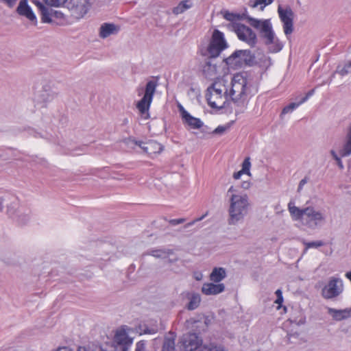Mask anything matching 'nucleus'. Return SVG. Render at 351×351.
I'll return each instance as SVG.
<instances>
[{
	"instance_id": "1",
	"label": "nucleus",
	"mask_w": 351,
	"mask_h": 351,
	"mask_svg": "<svg viewBox=\"0 0 351 351\" xmlns=\"http://www.w3.org/2000/svg\"><path fill=\"white\" fill-rule=\"evenodd\" d=\"M223 17L227 21L234 22L237 20H247V23L254 28L259 31L261 38L265 39V45L269 46V53H278L284 45L275 35L270 19H258L248 15L247 11L242 14H237L226 11Z\"/></svg>"
},
{
	"instance_id": "2",
	"label": "nucleus",
	"mask_w": 351,
	"mask_h": 351,
	"mask_svg": "<svg viewBox=\"0 0 351 351\" xmlns=\"http://www.w3.org/2000/svg\"><path fill=\"white\" fill-rule=\"evenodd\" d=\"M223 62L233 70L246 66L252 67L258 64L255 53L250 49H236L230 56L225 58Z\"/></svg>"
},
{
	"instance_id": "3",
	"label": "nucleus",
	"mask_w": 351,
	"mask_h": 351,
	"mask_svg": "<svg viewBox=\"0 0 351 351\" xmlns=\"http://www.w3.org/2000/svg\"><path fill=\"white\" fill-rule=\"evenodd\" d=\"M230 205L228 209L229 218L228 220L229 225H236L239 221L243 220L248 211V197L247 195H232Z\"/></svg>"
},
{
	"instance_id": "4",
	"label": "nucleus",
	"mask_w": 351,
	"mask_h": 351,
	"mask_svg": "<svg viewBox=\"0 0 351 351\" xmlns=\"http://www.w3.org/2000/svg\"><path fill=\"white\" fill-rule=\"evenodd\" d=\"M153 80H149L145 85L144 95L137 102L136 106L141 117L145 119H149V110L151 106L156 87L158 85L159 77H152Z\"/></svg>"
},
{
	"instance_id": "5",
	"label": "nucleus",
	"mask_w": 351,
	"mask_h": 351,
	"mask_svg": "<svg viewBox=\"0 0 351 351\" xmlns=\"http://www.w3.org/2000/svg\"><path fill=\"white\" fill-rule=\"evenodd\" d=\"M248 77V72L244 71L241 74L235 75L231 82L232 88L230 91L231 100L237 106L243 105L241 101L242 97L246 95L247 78Z\"/></svg>"
},
{
	"instance_id": "6",
	"label": "nucleus",
	"mask_w": 351,
	"mask_h": 351,
	"mask_svg": "<svg viewBox=\"0 0 351 351\" xmlns=\"http://www.w3.org/2000/svg\"><path fill=\"white\" fill-rule=\"evenodd\" d=\"M228 47V44L225 39L223 33L219 29H215L207 47L209 58L219 57L221 52Z\"/></svg>"
},
{
	"instance_id": "7",
	"label": "nucleus",
	"mask_w": 351,
	"mask_h": 351,
	"mask_svg": "<svg viewBox=\"0 0 351 351\" xmlns=\"http://www.w3.org/2000/svg\"><path fill=\"white\" fill-rule=\"evenodd\" d=\"M315 277L317 279L316 289H322V295L326 299H329V264L322 263L315 271Z\"/></svg>"
},
{
	"instance_id": "8",
	"label": "nucleus",
	"mask_w": 351,
	"mask_h": 351,
	"mask_svg": "<svg viewBox=\"0 0 351 351\" xmlns=\"http://www.w3.org/2000/svg\"><path fill=\"white\" fill-rule=\"evenodd\" d=\"M125 143L128 145L134 144L138 146L144 153L150 157H153L152 155L160 154L164 149V146L154 140H149L144 142L143 141H138L133 136H130L125 140Z\"/></svg>"
},
{
	"instance_id": "9",
	"label": "nucleus",
	"mask_w": 351,
	"mask_h": 351,
	"mask_svg": "<svg viewBox=\"0 0 351 351\" xmlns=\"http://www.w3.org/2000/svg\"><path fill=\"white\" fill-rule=\"evenodd\" d=\"M199 335V330L184 334L179 341L181 351H195L199 348L202 344V337Z\"/></svg>"
},
{
	"instance_id": "10",
	"label": "nucleus",
	"mask_w": 351,
	"mask_h": 351,
	"mask_svg": "<svg viewBox=\"0 0 351 351\" xmlns=\"http://www.w3.org/2000/svg\"><path fill=\"white\" fill-rule=\"evenodd\" d=\"M234 31L240 40L246 43L251 47H254L256 45L257 36L250 27L242 23H236Z\"/></svg>"
},
{
	"instance_id": "11",
	"label": "nucleus",
	"mask_w": 351,
	"mask_h": 351,
	"mask_svg": "<svg viewBox=\"0 0 351 351\" xmlns=\"http://www.w3.org/2000/svg\"><path fill=\"white\" fill-rule=\"evenodd\" d=\"M278 12L280 21L283 23L284 33L288 36L293 32L294 12L289 6L283 8L281 5L278 6Z\"/></svg>"
},
{
	"instance_id": "12",
	"label": "nucleus",
	"mask_w": 351,
	"mask_h": 351,
	"mask_svg": "<svg viewBox=\"0 0 351 351\" xmlns=\"http://www.w3.org/2000/svg\"><path fill=\"white\" fill-rule=\"evenodd\" d=\"M306 210H308L305 213L302 221L303 225L311 229H315L318 226L323 223L324 217L321 212L316 211L314 208L311 206L306 207Z\"/></svg>"
},
{
	"instance_id": "13",
	"label": "nucleus",
	"mask_w": 351,
	"mask_h": 351,
	"mask_svg": "<svg viewBox=\"0 0 351 351\" xmlns=\"http://www.w3.org/2000/svg\"><path fill=\"white\" fill-rule=\"evenodd\" d=\"M58 96V93L53 91L50 86L45 85L36 96V104L40 107L45 108L47 104L52 101Z\"/></svg>"
},
{
	"instance_id": "14",
	"label": "nucleus",
	"mask_w": 351,
	"mask_h": 351,
	"mask_svg": "<svg viewBox=\"0 0 351 351\" xmlns=\"http://www.w3.org/2000/svg\"><path fill=\"white\" fill-rule=\"evenodd\" d=\"M16 12L21 16L25 17L31 23L36 26L38 21L36 14H34L32 8L28 4L27 0H21L16 9Z\"/></svg>"
},
{
	"instance_id": "15",
	"label": "nucleus",
	"mask_w": 351,
	"mask_h": 351,
	"mask_svg": "<svg viewBox=\"0 0 351 351\" xmlns=\"http://www.w3.org/2000/svg\"><path fill=\"white\" fill-rule=\"evenodd\" d=\"M66 7L77 17L84 16L90 7L88 0H69Z\"/></svg>"
},
{
	"instance_id": "16",
	"label": "nucleus",
	"mask_w": 351,
	"mask_h": 351,
	"mask_svg": "<svg viewBox=\"0 0 351 351\" xmlns=\"http://www.w3.org/2000/svg\"><path fill=\"white\" fill-rule=\"evenodd\" d=\"M183 298L189 300L185 308L189 311H193L198 308L201 302V296L198 293L193 291H184L181 293Z\"/></svg>"
},
{
	"instance_id": "17",
	"label": "nucleus",
	"mask_w": 351,
	"mask_h": 351,
	"mask_svg": "<svg viewBox=\"0 0 351 351\" xmlns=\"http://www.w3.org/2000/svg\"><path fill=\"white\" fill-rule=\"evenodd\" d=\"M226 287L223 283L211 282L204 283L202 287V292L206 295H217L225 291Z\"/></svg>"
},
{
	"instance_id": "18",
	"label": "nucleus",
	"mask_w": 351,
	"mask_h": 351,
	"mask_svg": "<svg viewBox=\"0 0 351 351\" xmlns=\"http://www.w3.org/2000/svg\"><path fill=\"white\" fill-rule=\"evenodd\" d=\"M120 31V27L110 23H104L100 28L99 36L101 38H106L110 35H116Z\"/></svg>"
},
{
	"instance_id": "19",
	"label": "nucleus",
	"mask_w": 351,
	"mask_h": 351,
	"mask_svg": "<svg viewBox=\"0 0 351 351\" xmlns=\"http://www.w3.org/2000/svg\"><path fill=\"white\" fill-rule=\"evenodd\" d=\"M35 3L40 12L42 23L51 24L55 23V20L52 19V9L49 10L47 6H45L39 1H36Z\"/></svg>"
},
{
	"instance_id": "20",
	"label": "nucleus",
	"mask_w": 351,
	"mask_h": 351,
	"mask_svg": "<svg viewBox=\"0 0 351 351\" xmlns=\"http://www.w3.org/2000/svg\"><path fill=\"white\" fill-rule=\"evenodd\" d=\"M288 209L290 213V215L293 220L300 221L302 222L304 214L308 210H306V207L304 208H300L295 206H294V203L292 201H290L288 204Z\"/></svg>"
},
{
	"instance_id": "21",
	"label": "nucleus",
	"mask_w": 351,
	"mask_h": 351,
	"mask_svg": "<svg viewBox=\"0 0 351 351\" xmlns=\"http://www.w3.org/2000/svg\"><path fill=\"white\" fill-rule=\"evenodd\" d=\"M182 121L189 129L199 130L204 126V122L199 118L195 117L191 114Z\"/></svg>"
},
{
	"instance_id": "22",
	"label": "nucleus",
	"mask_w": 351,
	"mask_h": 351,
	"mask_svg": "<svg viewBox=\"0 0 351 351\" xmlns=\"http://www.w3.org/2000/svg\"><path fill=\"white\" fill-rule=\"evenodd\" d=\"M343 289V285L341 279L338 278H330V299L339 295Z\"/></svg>"
},
{
	"instance_id": "23",
	"label": "nucleus",
	"mask_w": 351,
	"mask_h": 351,
	"mask_svg": "<svg viewBox=\"0 0 351 351\" xmlns=\"http://www.w3.org/2000/svg\"><path fill=\"white\" fill-rule=\"evenodd\" d=\"M330 315L336 321H341L351 317V307L344 309L330 308Z\"/></svg>"
},
{
	"instance_id": "24",
	"label": "nucleus",
	"mask_w": 351,
	"mask_h": 351,
	"mask_svg": "<svg viewBox=\"0 0 351 351\" xmlns=\"http://www.w3.org/2000/svg\"><path fill=\"white\" fill-rule=\"evenodd\" d=\"M226 277V270L221 267H215L209 275L210 281L220 283Z\"/></svg>"
},
{
	"instance_id": "25",
	"label": "nucleus",
	"mask_w": 351,
	"mask_h": 351,
	"mask_svg": "<svg viewBox=\"0 0 351 351\" xmlns=\"http://www.w3.org/2000/svg\"><path fill=\"white\" fill-rule=\"evenodd\" d=\"M215 319L214 315H205L204 314H199L197 316V319H194L193 322V327L197 328L199 326V324L202 323V320L204 321V328L203 330H206L207 328L211 324L212 322Z\"/></svg>"
},
{
	"instance_id": "26",
	"label": "nucleus",
	"mask_w": 351,
	"mask_h": 351,
	"mask_svg": "<svg viewBox=\"0 0 351 351\" xmlns=\"http://www.w3.org/2000/svg\"><path fill=\"white\" fill-rule=\"evenodd\" d=\"M250 167H251V162H250V157H247L244 159V160L242 162V168L240 171L234 172L233 174V178L235 180L239 179L243 174H248L250 175Z\"/></svg>"
},
{
	"instance_id": "27",
	"label": "nucleus",
	"mask_w": 351,
	"mask_h": 351,
	"mask_svg": "<svg viewBox=\"0 0 351 351\" xmlns=\"http://www.w3.org/2000/svg\"><path fill=\"white\" fill-rule=\"evenodd\" d=\"M351 154V126L349 128L346 136V141L342 149L339 151V155L341 157L348 156Z\"/></svg>"
},
{
	"instance_id": "28",
	"label": "nucleus",
	"mask_w": 351,
	"mask_h": 351,
	"mask_svg": "<svg viewBox=\"0 0 351 351\" xmlns=\"http://www.w3.org/2000/svg\"><path fill=\"white\" fill-rule=\"evenodd\" d=\"M8 207V215L14 218L15 215L19 213L18 210V206H19V200L18 198L16 197V199H8V202L5 203Z\"/></svg>"
},
{
	"instance_id": "29",
	"label": "nucleus",
	"mask_w": 351,
	"mask_h": 351,
	"mask_svg": "<svg viewBox=\"0 0 351 351\" xmlns=\"http://www.w3.org/2000/svg\"><path fill=\"white\" fill-rule=\"evenodd\" d=\"M115 340L121 346H131L132 343V339L130 338L125 331L117 332Z\"/></svg>"
},
{
	"instance_id": "30",
	"label": "nucleus",
	"mask_w": 351,
	"mask_h": 351,
	"mask_svg": "<svg viewBox=\"0 0 351 351\" xmlns=\"http://www.w3.org/2000/svg\"><path fill=\"white\" fill-rule=\"evenodd\" d=\"M225 95H226V97L227 98L228 95H227V93L226 92L225 93ZM205 97H206V99L207 101L208 105L211 108L216 109L217 110L226 108L230 104V101L226 99L225 101H223V104L221 106H218L216 104L215 101H211V97H212V93H206Z\"/></svg>"
},
{
	"instance_id": "31",
	"label": "nucleus",
	"mask_w": 351,
	"mask_h": 351,
	"mask_svg": "<svg viewBox=\"0 0 351 351\" xmlns=\"http://www.w3.org/2000/svg\"><path fill=\"white\" fill-rule=\"evenodd\" d=\"M192 6L193 4L189 0L181 1L176 7L173 8V13L176 15L182 14Z\"/></svg>"
},
{
	"instance_id": "32",
	"label": "nucleus",
	"mask_w": 351,
	"mask_h": 351,
	"mask_svg": "<svg viewBox=\"0 0 351 351\" xmlns=\"http://www.w3.org/2000/svg\"><path fill=\"white\" fill-rule=\"evenodd\" d=\"M212 58H209V56L205 60L204 64L203 66V73L206 75L212 76L216 73L217 66L211 63Z\"/></svg>"
},
{
	"instance_id": "33",
	"label": "nucleus",
	"mask_w": 351,
	"mask_h": 351,
	"mask_svg": "<svg viewBox=\"0 0 351 351\" xmlns=\"http://www.w3.org/2000/svg\"><path fill=\"white\" fill-rule=\"evenodd\" d=\"M51 14H52V18H54L55 19L58 20V21H56L55 20V23H53V25L62 26L66 23V19L64 17V14L62 12L58 11V10H51Z\"/></svg>"
},
{
	"instance_id": "34",
	"label": "nucleus",
	"mask_w": 351,
	"mask_h": 351,
	"mask_svg": "<svg viewBox=\"0 0 351 351\" xmlns=\"http://www.w3.org/2000/svg\"><path fill=\"white\" fill-rule=\"evenodd\" d=\"M161 351H175V341L173 338L165 339Z\"/></svg>"
},
{
	"instance_id": "35",
	"label": "nucleus",
	"mask_w": 351,
	"mask_h": 351,
	"mask_svg": "<svg viewBox=\"0 0 351 351\" xmlns=\"http://www.w3.org/2000/svg\"><path fill=\"white\" fill-rule=\"evenodd\" d=\"M273 64L272 60L269 56H264L263 58L260 59V62H258V66L265 71H267Z\"/></svg>"
},
{
	"instance_id": "36",
	"label": "nucleus",
	"mask_w": 351,
	"mask_h": 351,
	"mask_svg": "<svg viewBox=\"0 0 351 351\" xmlns=\"http://www.w3.org/2000/svg\"><path fill=\"white\" fill-rule=\"evenodd\" d=\"M199 351H228L222 346H217L210 343L209 346H204Z\"/></svg>"
},
{
	"instance_id": "37",
	"label": "nucleus",
	"mask_w": 351,
	"mask_h": 351,
	"mask_svg": "<svg viewBox=\"0 0 351 351\" xmlns=\"http://www.w3.org/2000/svg\"><path fill=\"white\" fill-rule=\"evenodd\" d=\"M302 104H303V102H301V99L298 102H291L287 106L283 108L282 110V114H287L292 112Z\"/></svg>"
},
{
	"instance_id": "38",
	"label": "nucleus",
	"mask_w": 351,
	"mask_h": 351,
	"mask_svg": "<svg viewBox=\"0 0 351 351\" xmlns=\"http://www.w3.org/2000/svg\"><path fill=\"white\" fill-rule=\"evenodd\" d=\"M163 254H173V250H152L149 254L156 257V258H161Z\"/></svg>"
},
{
	"instance_id": "39",
	"label": "nucleus",
	"mask_w": 351,
	"mask_h": 351,
	"mask_svg": "<svg viewBox=\"0 0 351 351\" xmlns=\"http://www.w3.org/2000/svg\"><path fill=\"white\" fill-rule=\"evenodd\" d=\"M303 244L305 246V250L308 248H317L324 245L322 241H303Z\"/></svg>"
},
{
	"instance_id": "40",
	"label": "nucleus",
	"mask_w": 351,
	"mask_h": 351,
	"mask_svg": "<svg viewBox=\"0 0 351 351\" xmlns=\"http://www.w3.org/2000/svg\"><path fill=\"white\" fill-rule=\"evenodd\" d=\"M69 1V0H43L45 4L53 7H59L64 4H66V6Z\"/></svg>"
},
{
	"instance_id": "41",
	"label": "nucleus",
	"mask_w": 351,
	"mask_h": 351,
	"mask_svg": "<svg viewBox=\"0 0 351 351\" xmlns=\"http://www.w3.org/2000/svg\"><path fill=\"white\" fill-rule=\"evenodd\" d=\"M19 225L25 224L29 219L28 215L26 214H16L13 218Z\"/></svg>"
},
{
	"instance_id": "42",
	"label": "nucleus",
	"mask_w": 351,
	"mask_h": 351,
	"mask_svg": "<svg viewBox=\"0 0 351 351\" xmlns=\"http://www.w3.org/2000/svg\"><path fill=\"white\" fill-rule=\"evenodd\" d=\"M298 313L300 314L298 317H291L289 319L291 322L295 323L298 326L302 325L306 322V317L302 314L300 311H298Z\"/></svg>"
},
{
	"instance_id": "43",
	"label": "nucleus",
	"mask_w": 351,
	"mask_h": 351,
	"mask_svg": "<svg viewBox=\"0 0 351 351\" xmlns=\"http://www.w3.org/2000/svg\"><path fill=\"white\" fill-rule=\"evenodd\" d=\"M10 199H16V196L10 193H5L3 196L0 197V212L3 211V204L7 203Z\"/></svg>"
},
{
	"instance_id": "44",
	"label": "nucleus",
	"mask_w": 351,
	"mask_h": 351,
	"mask_svg": "<svg viewBox=\"0 0 351 351\" xmlns=\"http://www.w3.org/2000/svg\"><path fill=\"white\" fill-rule=\"evenodd\" d=\"M275 294L276 295V300H275V303L278 305V308L279 309L282 306V304L284 301L282 291L281 289H278L276 291Z\"/></svg>"
},
{
	"instance_id": "45",
	"label": "nucleus",
	"mask_w": 351,
	"mask_h": 351,
	"mask_svg": "<svg viewBox=\"0 0 351 351\" xmlns=\"http://www.w3.org/2000/svg\"><path fill=\"white\" fill-rule=\"evenodd\" d=\"M350 69H351V61H350L348 64H346L342 68H341L340 66H338L337 72L341 75H345L350 71Z\"/></svg>"
},
{
	"instance_id": "46",
	"label": "nucleus",
	"mask_w": 351,
	"mask_h": 351,
	"mask_svg": "<svg viewBox=\"0 0 351 351\" xmlns=\"http://www.w3.org/2000/svg\"><path fill=\"white\" fill-rule=\"evenodd\" d=\"M330 155L333 157V158L336 160L337 162V165H338V167H339L340 169H343V163H342V161L341 160V157L340 155H337L334 151L332 150H330Z\"/></svg>"
},
{
	"instance_id": "47",
	"label": "nucleus",
	"mask_w": 351,
	"mask_h": 351,
	"mask_svg": "<svg viewBox=\"0 0 351 351\" xmlns=\"http://www.w3.org/2000/svg\"><path fill=\"white\" fill-rule=\"evenodd\" d=\"M208 215V211H206L205 214H204L202 216L195 219L194 220L191 221V222L187 223L184 225V228H188L192 226H193L195 223L202 221L204 219L207 215Z\"/></svg>"
},
{
	"instance_id": "48",
	"label": "nucleus",
	"mask_w": 351,
	"mask_h": 351,
	"mask_svg": "<svg viewBox=\"0 0 351 351\" xmlns=\"http://www.w3.org/2000/svg\"><path fill=\"white\" fill-rule=\"evenodd\" d=\"M135 351H146V341L141 340L136 343Z\"/></svg>"
},
{
	"instance_id": "49",
	"label": "nucleus",
	"mask_w": 351,
	"mask_h": 351,
	"mask_svg": "<svg viewBox=\"0 0 351 351\" xmlns=\"http://www.w3.org/2000/svg\"><path fill=\"white\" fill-rule=\"evenodd\" d=\"M165 219L166 221H167L169 223V224H171V226H173L181 224L186 221L185 218L173 219H169V220H167V218H165Z\"/></svg>"
},
{
	"instance_id": "50",
	"label": "nucleus",
	"mask_w": 351,
	"mask_h": 351,
	"mask_svg": "<svg viewBox=\"0 0 351 351\" xmlns=\"http://www.w3.org/2000/svg\"><path fill=\"white\" fill-rule=\"evenodd\" d=\"M228 128L229 126L219 125L212 132V133L215 134H222Z\"/></svg>"
},
{
	"instance_id": "51",
	"label": "nucleus",
	"mask_w": 351,
	"mask_h": 351,
	"mask_svg": "<svg viewBox=\"0 0 351 351\" xmlns=\"http://www.w3.org/2000/svg\"><path fill=\"white\" fill-rule=\"evenodd\" d=\"M158 332V328L154 327V328H149L147 326L145 325V328L143 330V334H149V335H154L156 334Z\"/></svg>"
},
{
	"instance_id": "52",
	"label": "nucleus",
	"mask_w": 351,
	"mask_h": 351,
	"mask_svg": "<svg viewBox=\"0 0 351 351\" xmlns=\"http://www.w3.org/2000/svg\"><path fill=\"white\" fill-rule=\"evenodd\" d=\"M178 110L181 116L182 121L185 119L186 117L190 114V113L186 110H185V108L181 104L178 105Z\"/></svg>"
},
{
	"instance_id": "53",
	"label": "nucleus",
	"mask_w": 351,
	"mask_h": 351,
	"mask_svg": "<svg viewBox=\"0 0 351 351\" xmlns=\"http://www.w3.org/2000/svg\"><path fill=\"white\" fill-rule=\"evenodd\" d=\"M317 87H318V85L316 86L315 87V88H313V89L310 90L309 91H308V93L305 95V96H304L301 98V102H303V103L305 102L310 97H311L315 93V89Z\"/></svg>"
},
{
	"instance_id": "54",
	"label": "nucleus",
	"mask_w": 351,
	"mask_h": 351,
	"mask_svg": "<svg viewBox=\"0 0 351 351\" xmlns=\"http://www.w3.org/2000/svg\"><path fill=\"white\" fill-rule=\"evenodd\" d=\"M213 89V90L215 92V93L219 95V98H221V93H222V90L220 88H215V84H212L210 86H209L208 88H207V93H211L210 92V89Z\"/></svg>"
},
{
	"instance_id": "55",
	"label": "nucleus",
	"mask_w": 351,
	"mask_h": 351,
	"mask_svg": "<svg viewBox=\"0 0 351 351\" xmlns=\"http://www.w3.org/2000/svg\"><path fill=\"white\" fill-rule=\"evenodd\" d=\"M248 5L250 7L254 8H256L258 5L263 6L262 5L263 3H262V0H250Z\"/></svg>"
},
{
	"instance_id": "56",
	"label": "nucleus",
	"mask_w": 351,
	"mask_h": 351,
	"mask_svg": "<svg viewBox=\"0 0 351 351\" xmlns=\"http://www.w3.org/2000/svg\"><path fill=\"white\" fill-rule=\"evenodd\" d=\"M16 1L17 0H0L1 3L5 4L10 8H12L15 5Z\"/></svg>"
},
{
	"instance_id": "57",
	"label": "nucleus",
	"mask_w": 351,
	"mask_h": 351,
	"mask_svg": "<svg viewBox=\"0 0 351 351\" xmlns=\"http://www.w3.org/2000/svg\"><path fill=\"white\" fill-rule=\"evenodd\" d=\"M201 132L204 134H210L212 132L210 131V128L208 125H204L200 128Z\"/></svg>"
},
{
	"instance_id": "58",
	"label": "nucleus",
	"mask_w": 351,
	"mask_h": 351,
	"mask_svg": "<svg viewBox=\"0 0 351 351\" xmlns=\"http://www.w3.org/2000/svg\"><path fill=\"white\" fill-rule=\"evenodd\" d=\"M307 182V178H304L303 179H302L300 181V183H299V185H298V191H300L303 186Z\"/></svg>"
},
{
	"instance_id": "59",
	"label": "nucleus",
	"mask_w": 351,
	"mask_h": 351,
	"mask_svg": "<svg viewBox=\"0 0 351 351\" xmlns=\"http://www.w3.org/2000/svg\"><path fill=\"white\" fill-rule=\"evenodd\" d=\"M263 6H261V10H263L266 5H270L273 3V0H262Z\"/></svg>"
},
{
	"instance_id": "60",
	"label": "nucleus",
	"mask_w": 351,
	"mask_h": 351,
	"mask_svg": "<svg viewBox=\"0 0 351 351\" xmlns=\"http://www.w3.org/2000/svg\"><path fill=\"white\" fill-rule=\"evenodd\" d=\"M241 186L244 189H248L250 187V182L248 181H244L241 183Z\"/></svg>"
},
{
	"instance_id": "61",
	"label": "nucleus",
	"mask_w": 351,
	"mask_h": 351,
	"mask_svg": "<svg viewBox=\"0 0 351 351\" xmlns=\"http://www.w3.org/2000/svg\"><path fill=\"white\" fill-rule=\"evenodd\" d=\"M130 346H121L119 351H129Z\"/></svg>"
},
{
	"instance_id": "62",
	"label": "nucleus",
	"mask_w": 351,
	"mask_h": 351,
	"mask_svg": "<svg viewBox=\"0 0 351 351\" xmlns=\"http://www.w3.org/2000/svg\"><path fill=\"white\" fill-rule=\"evenodd\" d=\"M56 351H72V350L68 348L67 347H62L58 348Z\"/></svg>"
},
{
	"instance_id": "63",
	"label": "nucleus",
	"mask_w": 351,
	"mask_h": 351,
	"mask_svg": "<svg viewBox=\"0 0 351 351\" xmlns=\"http://www.w3.org/2000/svg\"><path fill=\"white\" fill-rule=\"evenodd\" d=\"M234 191H235V190H234V186H231L229 188V189H228V193H232V192H234Z\"/></svg>"
},
{
	"instance_id": "64",
	"label": "nucleus",
	"mask_w": 351,
	"mask_h": 351,
	"mask_svg": "<svg viewBox=\"0 0 351 351\" xmlns=\"http://www.w3.org/2000/svg\"><path fill=\"white\" fill-rule=\"evenodd\" d=\"M77 351H87V350L85 348H80Z\"/></svg>"
}]
</instances>
